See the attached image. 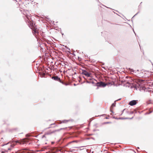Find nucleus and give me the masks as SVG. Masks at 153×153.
<instances>
[{
    "label": "nucleus",
    "instance_id": "5",
    "mask_svg": "<svg viewBox=\"0 0 153 153\" xmlns=\"http://www.w3.org/2000/svg\"><path fill=\"white\" fill-rule=\"evenodd\" d=\"M31 29L33 30V33H38V32L39 30L35 25L32 28H31Z\"/></svg>",
    "mask_w": 153,
    "mask_h": 153
},
{
    "label": "nucleus",
    "instance_id": "12",
    "mask_svg": "<svg viewBox=\"0 0 153 153\" xmlns=\"http://www.w3.org/2000/svg\"><path fill=\"white\" fill-rule=\"evenodd\" d=\"M69 152H74V150H69Z\"/></svg>",
    "mask_w": 153,
    "mask_h": 153
},
{
    "label": "nucleus",
    "instance_id": "2",
    "mask_svg": "<svg viewBox=\"0 0 153 153\" xmlns=\"http://www.w3.org/2000/svg\"><path fill=\"white\" fill-rule=\"evenodd\" d=\"M82 74L87 77H90L91 75V74L90 73L88 72L85 70H82Z\"/></svg>",
    "mask_w": 153,
    "mask_h": 153
},
{
    "label": "nucleus",
    "instance_id": "9",
    "mask_svg": "<svg viewBox=\"0 0 153 153\" xmlns=\"http://www.w3.org/2000/svg\"><path fill=\"white\" fill-rule=\"evenodd\" d=\"M27 149H23L19 152V153H29V152H27Z\"/></svg>",
    "mask_w": 153,
    "mask_h": 153
},
{
    "label": "nucleus",
    "instance_id": "8",
    "mask_svg": "<svg viewBox=\"0 0 153 153\" xmlns=\"http://www.w3.org/2000/svg\"><path fill=\"white\" fill-rule=\"evenodd\" d=\"M28 25L29 27L30 28H32L33 27L35 26V25L34 24L33 22L31 21L28 22Z\"/></svg>",
    "mask_w": 153,
    "mask_h": 153
},
{
    "label": "nucleus",
    "instance_id": "7",
    "mask_svg": "<svg viewBox=\"0 0 153 153\" xmlns=\"http://www.w3.org/2000/svg\"><path fill=\"white\" fill-rule=\"evenodd\" d=\"M56 131H52V130H50L46 132L45 134V135H47L51 134L53 133H54Z\"/></svg>",
    "mask_w": 153,
    "mask_h": 153
},
{
    "label": "nucleus",
    "instance_id": "4",
    "mask_svg": "<svg viewBox=\"0 0 153 153\" xmlns=\"http://www.w3.org/2000/svg\"><path fill=\"white\" fill-rule=\"evenodd\" d=\"M52 78L54 80H56L57 81H58L60 82L63 84V83L62 82L60 78H59L58 76H53L52 77Z\"/></svg>",
    "mask_w": 153,
    "mask_h": 153
},
{
    "label": "nucleus",
    "instance_id": "6",
    "mask_svg": "<svg viewBox=\"0 0 153 153\" xmlns=\"http://www.w3.org/2000/svg\"><path fill=\"white\" fill-rule=\"evenodd\" d=\"M137 103V102L136 100H133L130 102L128 104L131 106H133L135 105Z\"/></svg>",
    "mask_w": 153,
    "mask_h": 153
},
{
    "label": "nucleus",
    "instance_id": "10",
    "mask_svg": "<svg viewBox=\"0 0 153 153\" xmlns=\"http://www.w3.org/2000/svg\"><path fill=\"white\" fill-rule=\"evenodd\" d=\"M45 73H42V75H41L42 77H44L45 76Z\"/></svg>",
    "mask_w": 153,
    "mask_h": 153
},
{
    "label": "nucleus",
    "instance_id": "14",
    "mask_svg": "<svg viewBox=\"0 0 153 153\" xmlns=\"http://www.w3.org/2000/svg\"><path fill=\"white\" fill-rule=\"evenodd\" d=\"M111 123V122H107V123Z\"/></svg>",
    "mask_w": 153,
    "mask_h": 153
},
{
    "label": "nucleus",
    "instance_id": "1",
    "mask_svg": "<svg viewBox=\"0 0 153 153\" xmlns=\"http://www.w3.org/2000/svg\"><path fill=\"white\" fill-rule=\"evenodd\" d=\"M28 141V140L26 138L24 139L20 140H17L14 141L13 142V144L10 145V147H8V144H7V146L5 147V152H7L8 150H10L11 149V147H13V146L15 145V144H14L15 143H18L20 144H24L25 143H26Z\"/></svg>",
    "mask_w": 153,
    "mask_h": 153
},
{
    "label": "nucleus",
    "instance_id": "13",
    "mask_svg": "<svg viewBox=\"0 0 153 153\" xmlns=\"http://www.w3.org/2000/svg\"><path fill=\"white\" fill-rule=\"evenodd\" d=\"M68 120H65L63 121V122H68Z\"/></svg>",
    "mask_w": 153,
    "mask_h": 153
},
{
    "label": "nucleus",
    "instance_id": "3",
    "mask_svg": "<svg viewBox=\"0 0 153 153\" xmlns=\"http://www.w3.org/2000/svg\"><path fill=\"white\" fill-rule=\"evenodd\" d=\"M96 84V85L98 87H104L106 85V84L102 82H97Z\"/></svg>",
    "mask_w": 153,
    "mask_h": 153
},
{
    "label": "nucleus",
    "instance_id": "15",
    "mask_svg": "<svg viewBox=\"0 0 153 153\" xmlns=\"http://www.w3.org/2000/svg\"><path fill=\"white\" fill-rule=\"evenodd\" d=\"M4 152H2V153H4Z\"/></svg>",
    "mask_w": 153,
    "mask_h": 153
},
{
    "label": "nucleus",
    "instance_id": "11",
    "mask_svg": "<svg viewBox=\"0 0 153 153\" xmlns=\"http://www.w3.org/2000/svg\"><path fill=\"white\" fill-rule=\"evenodd\" d=\"M115 106V104H114V103H113V104H112V105H111V108L112 107H113L114 106Z\"/></svg>",
    "mask_w": 153,
    "mask_h": 153
}]
</instances>
